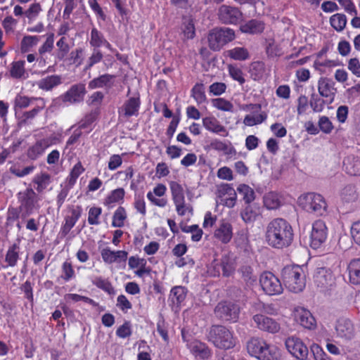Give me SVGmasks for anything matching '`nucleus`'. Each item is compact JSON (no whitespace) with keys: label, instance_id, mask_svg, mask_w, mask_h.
Returning a JSON list of instances; mask_svg holds the SVG:
<instances>
[{"label":"nucleus","instance_id":"obj_59","mask_svg":"<svg viewBox=\"0 0 360 360\" xmlns=\"http://www.w3.org/2000/svg\"><path fill=\"white\" fill-rule=\"evenodd\" d=\"M205 150H214L219 152H224L226 154H229L230 152L228 151L229 146L224 141L214 139L210 141L209 145L205 146Z\"/></svg>","mask_w":360,"mask_h":360},{"label":"nucleus","instance_id":"obj_5","mask_svg":"<svg viewBox=\"0 0 360 360\" xmlns=\"http://www.w3.org/2000/svg\"><path fill=\"white\" fill-rule=\"evenodd\" d=\"M208 340L217 348L229 349L235 347L236 339L233 331L226 326L214 325L210 329Z\"/></svg>","mask_w":360,"mask_h":360},{"label":"nucleus","instance_id":"obj_25","mask_svg":"<svg viewBox=\"0 0 360 360\" xmlns=\"http://www.w3.org/2000/svg\"><path fill=\"white\" fill-rule=\"evenodd\" d=\"M202 126L210 132L226 137L229 135L226 128L214 116H207L202 120Z\"/></svg>","mask_w":360,"mask_h":360},{"label":"nucleus","instance_id":"obj_2","mask_svg":"<svg viewBox=\"0 0 360 360\" xmlns=\"http://www.w3.org/2000/svg\"><path fill=\"white\" fill-rule=\"evenodd\" d=\"M248 353L259 360H280L281 354L278 348L259 338H252L247 342Z\"/></svg>","mask_w":360,"mask_h":360},{"label":"nucleus","instance_id":"obj_52","mask_svg":"<svg viewBox=\"0 0 360 360\" xmlns=\"http://www.w3.org/2000/svg\"><path fill=\"white\" fill-rule=\"evenodd\" d=\"M105 39L103 34L96 27H93L90 32L89 44L91 47L99 49L103 46Z\"/></svg>","mask_w":360,"mask_h":360},{"label":"nucleus","instance_id":"obj_47","mask_svg":"<svg viewBox=\"0 0 360 360\" xmlns=\"http://www.w3.org/2000/svg\"><path fill=\"white\" fill-rule=\"evenodd\" d=\"M191 95L198 105L207 101L205 86L202 83H196L191 89Z\"/></svg>","mask_w":360,"mask_h":360},{"label":"nucleus","instance_id":"obj_36","mask_svg":"<svg viewBox=\"0 0 360 360\" xmlns=\"http://www.w3.org/2000/svg\"><path fill=\"white\" fill-rule=\"evenodd\" d=\"M20 259V245L18 243H13L10 245L5 255V262L8 266L14 267L16 266Z\"/></svg>","mask_w":360,"mask_h":360},{"label":"nucleus","instance_id":"obj_62","mask_svg":"<svg viewBox=\"0 0 360 360\" xmlns=\"http://www.w3.org/2000/svg\"><path fill=\"white\" fill-rule=\"evenodd\" d=\"M265 71V65L262 61H254L250 64V72L254 79L260 78Z\"/></svg>","mask_w":360,"mask_h":360},{"label":"nucleus","instance_id":"obj_14","mask_svg":"<svg viewBox=\"0 0 360 360\" xmlns=\"http://www.w3.org/2000/svg\"><path fill=\"white\" fill-rule=\"evenodd\" d=\"M219 20L226 25H236L243 18L239 8L231 6L222 5L218 11Z\"/></svg>","mask_w":360,"mask_h":360},{"label":"nucleus","instance_id":"obj_40","mask_svg":"<svg viewBox=\"0 0 360 360\" xmlns=\"http://www.w3.org/2000/svg\"><path fill=\"white\" fill-rule=\"evenodd\" d=\"M264 205L268 210H276L281 207V200L280 195L274 191L266 193L264 196Z\"/></svg>","mask_w":360,"mask_h":360},{"label":"nucleus","instance_id":"obj_55","mask_svg":"<svg viewBox=\"0 0 360 360\" xmlns=\"http://www.w3.org/2000/svg\"><path fill=\"white\" fill-rule=\"evenodd\" d=\"M25 61H14L11 65L10 75L12 78L20 79L22 77L25 73Z\"/></svg>","mask_w":360,"mask_h":360},{"label":"nucleus","instance_id":"obj_60","mask_svg":"<svg viewBox=\"0 0 360 360\" xmlns=\"http://www.w3.org/2000/svg\"><path fill=\"white\" fill-rule=\"evenodd\" d=\"M176 211L179 216H184L188 210L186 205L184 193L172 198Z\"/></svg>","mask_w":360,"mask_h":360},{"label":"nucleus","instance_id":"obj_37","mask_svg":"<svg viewBox=\"0 0 360 360\" xmlns=\"http://www.w3.org/2000/svg\"><path fill=\"white\" fill-rule=\"evenodd\" d=\"M91 283L96 288L102 290L109 295H113L115 294V288L108 278H105L102 276H95L91 280Z\"/></svg>","mask_w":360,"mask_h":360},{"label":"nucleus","instance_id":"obj_15","mask_svg":"<svg viewBox=\"0 0 360 360\" xmlns=\"http://www.w3.org/2000/svg\"><path fill=\"white\" fill-rule=\"evenodd\" d=\"M285 347L288 351L299 360H306L309 350L304 342L298 338L290 337L285 340Z\"/></svg>","mask_w":360,"mask_h":360},{"label":"nucleus","instance_id":"obj_56","mask_svg":"<svg viewBox=\"0 0 360 360\" xmlns=\"http://www.w3.org/2000/svg\"><path fill=\"white\" fill-rule=\"evenodd\" d=\"M338 65H339L338 60L329 59H326L324 60H321V59H316L313 63V68L321 74H323L325 72L324 68H332Z\"/></svg>","mask_w":360,"mask_h":360},{"label":"nucleus","instance_id":"obj_9","mask_svg":"<svg viewBox=\"0 0 360 360\" xmlns=\"http://www.w3.org/2000/svg\"><path fill=\"white\" fill-rule=\"evenodd\" d=\"M237 263L236 259L229 255H224L219 261L214 260L209 269L210 276L229 278L235 274Z\"/></svg>","mask_w":360,"mask_h":360},{"label":"nucleus","instance_id":"obj_24","mask_svg":"<svg viewBox=\"0 0 360 360\" xmlns=\"http://www.w3.org/2000/svg\"><path fill=\"white\" fill-rule=\"evenodd\" d=\"M46 107V101L44 98H39L38 103L30 110H26L19 115L18 117V123L20 125H27L32 123V120L41 112Z\"/></svg>","mask_w":360,"mask_h":360},{"label":"nucleus","instance_id":"obj_16","mask_svg":"<svg viewBox=\"0 0 360 360\" xmlns=\"http://www.w3.org/2000/svg\"><path fill=\"white\" fill-rule=\"evenodd\" d=\"M335 82L330 78L321 77L318 80V92L321 97L333 103L337 94Z\"/></svg>","mask_w":360,"mask_h":360},{"label":"nucleus","instance_id":"obj_63","mask_svg":"<svg viewBox=\"0 0 360 360\" xmlns=\"http://www.w3.org/2000/svg\"><path fill=\"white\" fill-rule=\"evenodd\" d=\"M228 71L230 77L235 81H237L240 85L245 82L242 70L233 65H229Z\"/></svg>","mask_w":360,"mask_h":360},{"label":"nucleus","instance_id":"obj_18","mask_svg":"<svg viewBox=\"0 0 360 360\" xmlns=\"http://www.w3.org/2000/svg\"><path fill=\"white\" fill-rule=\"evenodd\" d=\"M86 93L85 84L79 83L71 86L66 92L60 96V98L63 103H77L84 100Z\"/></svg>","mask_w":360,"mask_h":360},{"label":"nucleus","instance_id":"obj_30","mask_svg":"<svg viewBox=\"0 0 360 360\" xmlns=\"http://www.w3.org/2000/svg\"><path fill=\"white\" fill-rule=\"evenodd\" d=\"M125 191L123 188H117L111 191L103 200V205L108 210L115 207L117 204H122L124 202Z\"/></svg>","mask_w":360,"mask_h":360},{"label":"nucleus","instance_id":"obj_1","mask_svg":"<svg viewBox=\"0 0 360 360\" xmlns=\"http://www.w3.org/2000/svg\"><path fill=\"white\" fill-rule=\"evenodd\" d=\"M265 240L271 248L278 250L288 248L294 240V231L291 224L285 219H272L266 226Z\"/></svg>","mask_w":360,"mask_h":360},{"label":"nucleus","instance_id":"obj_54","mask_svg":"<svg viewBox=\"0 0 360 360\" xmlns=\"http://www.w3.org/2000/svg\"><path fill=\"white\" fill-rule=\"evenodd\" d=\"M239 273L247 285H252L257 281V276L253 273V269L248 265H243L239 269Z\"/></svg>","mask_w":360,"mask_h":360},{"label":"nucleus","instance_id":"obj_45","mask_svg":"<svg viewBox=\"0 0 360 360\" xmlns=\"http://www.w3.org/2000/svg\"><path fill=\"white\" fill-rule=\"evenodd\" d=\"M85 168L83 167L80 161L77 162L71 169L69 175L67 176L65 181L70 187H73L79 176L84 173Z\"/></svg>","mask_w":360,"mask_h":360},{"label":"nucleus","instance_id":"obj_61","mask_svg":"<svg viewBox=\"0 0 360 360\" xmlns=\"http://www.w3.org/2000/svg\"><path fill=\"white\" fill-rule=\"evenodd\" d=\"M182 30L184 35L186 39H193L195 35V28L193 20L191 18L184 19Z\"/></svg>","mask_w":360,"mask_h":360},{"label":"nucleus","instance_id":"obj_6","mask_svg":"<svg viewBox=\"0 0 360 360\" xmlns=\"http://www.w3.org/2000/svg\"><path fill=\"white\" fill-rule=\"evenodd\" d=\"M236 38L235 31L229 27H215L207 35L209 48L213 51H220L226 44Z\"/></svg>","mask_w":360,"mask_h":360},{"label":"nucleus","instance_id":"obj_21","mask_svg":"<svg viewBox=\"0 0 360 360\" xmlns=\"http://www.w3.org/2000/svg\"><path fill=\"white\" fill-rule=\"evenodd\" d=\"M101 255L104 263L112 264L125 262L127 259L128 252L125 250H112L110 248L106 247L101 250Z\"/></svg>","mask_w":360,"mask_h":360},{"label":"nucleus","instance_id":"obj_48","mask_svg":"<svg viewBox=\"0 0 360 360\" xmlns=\"http://www.w3.org/2000/svg\"><path fill=\"white\" fill-rule=\"evenodd\" d=\"M343 167L347 174L351 176H360V160L345 159L343 162Z\"/></svg>","mask_w":360,"mask_h":360},{"label":"nucleus","instance_id":"obj_19","mask_svg":"<svg viewBox=\"0 0 360 360\" xmlns=\"http://www.w3.org/2000/svg\"><path fill=\"white\" fill-rule=\"evenodd\" d=\"M141 103L139 95L130 97L118 108L119 116L123 117L124 118H129L133 116L137 117L139 115Z\"/></svg>","mask_w":360,"mask_h":360},{"label":"nucleus","instance_id":"obj_3","mask_svg":"<svg viewBox=\"0 0 360 360\" xmlns=\"http://www.w3.org/2000/svg\"><path fill=\"white\" fill-rule=\"evenodd\" d=\"M282 279L285 288L290 292H302L306 285V275L300 265H288L282 270Z\"/></svg>","mask_w":360,"mask_h":360},{"label":"nucleus","instance_id":"obj_49","mask_svg":"<svg viewBox=\"0 0 360 360\" xmlns=\"http://www.w3.org/2000/svg\"><path fill=\"white\" fill-rule=\"evenodd\" d=\"M329 21L331 27L338 32L345 28L347 22L346 15L338 13L331 15Z\"/></svg>","mask_w":360,"mask_h":360},{"label":"nucleus","instance_id":"obj_10","mask_svg":"<svg viewBox=\"0 0 360 360\" xmlns=\"http://www.w3.org/2000/svg\"><path fill=\"white\" fill-rule=\"evenodd\" d=\"M58 141L59 139L53 134L39 139L27 148L26 156L30 160H37L43 155L48 148L57 144Z\"/></svg>","mask_w":360,"mask_h":360},{"label":"nucleus","instance_id":"obj_53","mask_svg":"<svg viewBox=\"0 0 360 360\" xmlns=\"http://www.w3.org/2000/svg\"><path fill=\"white\" fill-rule=\"evenodd\" d=\"M46 38L44 43L38 49V54L51 53L54 48L55 34L53 32H48L43 35Z\"/></svg>","mask_w":360,"mask_h":360},{"label":"nucleus","instance_id":"obj_20","mask_svg":"<svg viewBox=\"0 0 360 360\" xmlns=\"http://www.w3.org/2000/svg\"><path fill=\"white\" fill-rule=\"evenodd\" d=\"M166 191V186L162 184H158L153 188V192L149 191L147 193L146 197L153 205L159 207H165L168 203L167 199L163 197Z\"/></svg>","mask_w":360,"mask_h":360},{"label":"nucleus","instance_id":"obj_43","mask_svg":"<svg viewBox=\"0 0 360 360\" xmlns=\"http://www.w3.org/2000/svg\"><path fill=\"white\" fill-rule=\"evenodd\" d=\"M187 292L188 290L186 287L181 285L173 287L170 291L172 302L176 304V306L181 305V304L185 300Z\"/></svg>","mask_w":360,"mask_h":360},{"label":"nucleus","instance_id":"obj_23","mask_svg":"<svg viewBox=\"0 0 360 360\" xmlns=\"http://www.w3.org/2000/svg\"><path fill=\"white\" fill-rule=\"evenodd\" d=\"M295 319L302 326L307 329H313L316 327V320L311 313L307 309L297 307L294 311Z\"/></svg>","mask_w":360,"mask_h":360},{"label":"nucleus","instance_id":"obj_8","mask_svg":"<svg viewBox=\"0 0 360 360\" xmlns=\"http://www.w3.org/2000/svg\"><path fill=\"white\" fill-rule=\"evenodd\" d=\"M298 204L306 212L319 215H323L327 210V203L324 198L315 193H308L300 196Z\"/></svg>","mask_w":360,"mask_h":360},{"label":"nucleus","instance_id":"obj_41","mask_svg":"<svg viewBox=\"0 0 360 360\" xmlns=\"http://www.w3.org/2000/svg\"><path fill=\"white\" fill-rule=\"evenodd\" d=\"M226 56L234 60L244 61L250 57L248 50L245 47L236 46L226 51Z\"/></svg>","mask_w":360,"mask_h":360},{"label":"nucleus","instance_id":"obj_29","mask_svg":"<svg viewBox=\"0 0 360 360\" xmlns=\"http://www.w3.org/2000/svg\"><path fill=\"white\" fill-rule=\"evenodd\" d=\"M214 236L224 244L229 243L233 237L232 225L226 220H222L214 231Z\"/></svg>","mask_w":360,"mask_h":360},{"label":"nucleus","instance_id":"obj_39","mask_svg":"<svg viewBox=\"0 0 360 360\" xmlns=\"http://www.w3.org/2000/svg\"><path fill=\"white\" fill-rule=\"evenodd\" d=\"M97 120V113L91 111L87 113L79 122L78 129L82 131L84 130L86 133L91 132L94 128V122Z\"/></svg>","mask_w":360,"mask_h":360},{"label":"nucleus","instance_id":"obj_28","mask_svg":"<svg viewBox=\"0 0 360 360\" xmlns=\"http://www.w3.org/2000/svg\"><path fill=\"white\" fill-rule=\"evenodd\" d=\"M128 266L130 269H137L134 273L139 278L143 277L145 274H149L151 269L147 266V261L144 258L138 256H131L128 259Z\"/></svg>","mask_w":360,"mask_h":360},{"label":"nucleus","instance_id":"obj_51","mask_svg":"<svg viewBox=\"0 0 360 360\" xmlns=\"http://www.w3.org/2000/svg\"><path fill=\"white\" fill-rule=\"evenodd\" d=\"M326 99L319 96L316 94H311L309 105L314 112H321L323 110L326 105H330Z\"/></svg>","mask_w":360,"mask_h":360},{"label":"nucleus","instance_id":"obj_31","mask_svg":"<svg viewBox=\"0 0 360 360\" xmlns=\"http://www.w3.org/2000/svg\"><path fill=\"white\" fill-rule=\"evenodd\" d=\"M265 29L263 21L257 19H252L240 25V30L243 33L257 34H261Z\"/></svg>","mask_w":360,"mask_h":360},{"label":"nucleus","instance_id":"obj_17","mask_svg":"<svg viewBox=\"0 0 360 360\" xmlns=\"http://www.w3.org/2000/svg\"><path fill=\"white\" fill-rule=\"evenodd\" d=\"M252 319L258 329L269 333H276L280 329V323L275 319L262 314L253 316Z\"/></svg>","mask_w":360,"mask_h":360},{"label":"nucleus","instance_id":"obj_13","mask_svg":"<svg viewBox=\"0 0 360 360\" xmlns=\"http://www.w3.org/2000/svg\"><path fill=\"white\" fill-rule=\"evenodd\" d=\"M314 283L321 290H326L335 283V277L332 270L326 267L317 268L314 274Z\"/></svg>","mask_w":360,"mask_h":360},{"label":"nucleus","instance_id":"obj_38","mask_svg":"<svg viewBox=\"0 0 360 360\" xmlns=\"http://www.w3.org/2000/svg\"><path fill=\"white\" fill-rule=\"evenodd\" d=\"M61 84V77L58 75L47 76L40 79L38 82V86L40 89L50 91L53 87Z\"/></svg>","mask_w":360,"mask_h":360},{"label":"nucleus","instance_id":"obj_26","mask_svg":"<svg viewBox=\"0 0 360 360\" xmlns=\"http://www.w3.org/2000/svg\"><path fill=\"white\" fill-rule=\"evenodd\" d=\"M186 346L195 357L200 359H208L212 356V352L209 347L199 340L188 341Z\"/></svg>","mask_w":360,"mask_h":360},{"label":"nucleus","instance_id":"obj_57","mask_svg":"<svg viewBox=\"0 0 360 360\" xmlns=\"http://www.w3.org/2000/svg\"><path fill=\"white\" fill-rule=\"evenodd\" d=\"M211 102L212 106L219 110L224 112H233V103L224 98H213Z\"/></svg>","mask_w":360,"mask_h":360},{"label":"nucleus","instance_id":"obj_4","mask_svg":"<svg viewBox=\"0 0 360 360\" xmlns=\"http://www.w3.org/2000/svg\"><path fill=\"white\" fill-rule=\"evenodd\" d=\"M16 197L22 218H26L33 214L41 208L40 198L31 187L19 191L16 194Z\"/></svg>","mask_w":360,"mask_h":360},{"label":"nucleus","instance_id":"obj_12","mask_svg":"<svg viewBox=\"0 0 360 360\" xmlns=\"http://www.w3.org/2000/svg\"><path fill=\"white\" fill-rule=\"evenodd\" d=\"M328 237V229L326 223L321 220H316L312 224V230L310 235V245L313 249L319 248L326 240Z\"/></svg>","mask_w":360,"mask_h":360},{"label":"nucleus","instance_id":"obj_34","mask_svg":"<svg viewBox=\"0 0 360 360\" xmlns=\"http://www.w3.org/2000/svg\"><path fill=\"white\" fill-rule=\"evenodd\" d=\"M236 248L241 252H249L251 249L248 231L242 229L237 232L234 239Z\"/></svg>","mask_w":360,"mask_h":360},{"label":"nucleus","instance_id":"obj_46","mask_svg":"<svg viewBox=\"0 0 360 360\" xmlns=\"http://www.w3.org/2000/svg\"><path fill=\"white\" fill-rule=\"evenodd\" d=\"M127 218V214L125 208L122 206H119L113 213L112 226L116 228L123 227Z\"/></svg>","mask_w":360,"mask_h":360},{"label":"nucleus","instance_id":"obj_58","mask_svg":"<svg viewBox=\"0 0 360 360\" xmlns=\"http://www.w3.org/2000/svg\"><path fill=\"white\" fill-rule=\"evenodd\" d=\"M18 24L17 19L12 15H7L2 20L1 25L6 35L13 34Z\"/></svg>","mask_w":360,"mask_h":360},{"label":"nucleus","instance_id":"obj_42","mask_svg":"<svg viewBox=\"0 0 360 360\" xmlns=\"http://www.w3.org/2000/svg\"><path fill=\"white\" fill-rule=\"evenodd\" d=\"M114 76L109 74L102 75L90 81L89 88L94 89L96 88L110 87L112 84L111 82Z\"/></svg>","mask_w":360,"mask_h":360},{"label":"nucleus","instance_id":"obj_22","mask_svg":"<svg viewBox=\"0 0 360 360\" xmlns=\"http://www.w3.org/2000/svg\"><path fill=\"white\" fill-rule=\"evenodd\" d=\"M82 213V208L80 205H77L70 210V215L65 216L64 223L60 227V233L62 236H66L70 233V230L81 217Z\"/></svg>","mask_w":360,"mask_h":360},{"label":"nucleus","instance_id":"obj_32","mask_svg":"<svg viewBox=\"0 0 360 360\" xmlns=\"http://www.w3.org/2000/svg\"><path fill=\"white\" fill-rule=\"evenodd\" d=\"M41 97H29L20 94H18L13 100V110L15 115L22 109L28 108L34 101L38 103V99Z\"/></svg>","mask_w":360,"mask_h":360},{"label":"nucleus","instance_id":"obj_33","mask_svg":"<svg viewBox=\"0 0 360 360\" xmlns=\"http://www.w3.org/2000/svg\"><path fill=\"white\" fill-rule=\"evenodd\" d=\"M349 283L360 285V258L352 259L347 266Z\"/></svg>","mask_w":360,"mask_h":360},{"label":"nucleus","instance_id":"obj_7","mask_svg":"<svg viewBox=\"0 0 360 360\" xmlns=\"http://www.w3.org/2000/svg\"><path fill=\"white\" fill-rule=\"evenodd\" d=\"M240 310L238 301L221 300L214 307V313L222 321L236 323L239 319Z\"/></svg>","mask_w":360,"mask_h":360},{"label":"nucleus","instance_id":"obj_27","mask_svg":"<svg viewBox=\"0 0 360 360\" xmlns=\"http://www.w3.org/2000/svg\"><path fill=\"white\" fill-rule=\"evenodd\" d=\"M335 330L338 336L345 340H352L354 338V328L349 319H340L338 320Z\"/></svg>","mask_w":360,"mask_h":360},{"label":"nucleus","instance_id":"obj_50","mask_svg":"<svg viewBox=\"0 0 360 360\" xmlns=\"http://www.w3.org/2000/svg\"><path fill=\"white\" fill-rule=\"evenodd\" d=\"M237 191L238 194L242 196L244 202L249 205L255 199V193L254 190L247 184H240Z\"/></svg>","mask_w":360,"mask_h":360},{"label":"nucleus","instance_id":"obj_64","mask_svg":"<svg viewBox=\"0 0 360 360\" xmlns=\"http://www.w3.org/2000/svg\"><path fill=\"white\" fill-rule=\"evenodd\" d=\"M62 275L61 278L65 282H68L75 278V273L72 264L70 262L65 261L61 266Z\"/></svg>","mask_w":360,"mask_h":360},{"label":"nucleus","instance_id":"obj_11","mask_svg":"<svg viewBox=\"0 0 360 360\" xmlns=\"http://www.w3.org/2000/svg\"><path fill=\"white\" fill-rule=\"evenodd\" d=\"M259 283L262 290L269 295L282 293L283 286L280 280L271 272L265 271L261 274Z\"/></svg>","mask_w":360,"mask_h":360},{"label":"nucleus","instance_id":"obj_35","mask_svg":"<svg viewBox=\"0 0 360 360\" xmlns=\"http://www.w3.org/2000/svg\"><path fill=\"white\" fill-rule=\"evenodd\" d=\"M32 183L36 185V193H41L44 192L51 183V176L46 172H41L34 176Z\"/></svg>","mask_w":360,"mask_h":360},{"label":"nucleus","instance_id":"obj_44","mask_svg":"<svg viewBox=\"0 0 360 360\" xmlns=\"http://www.w3.org/2000/svg\"><path fill=\"white\" fill-rule=\"evenodd\" d=\"M41 36L25 35L20 41V51L22 53L30 52L40 41Z\"/></svg>","mask_w":360,"mask_h":360}]
</instances>
